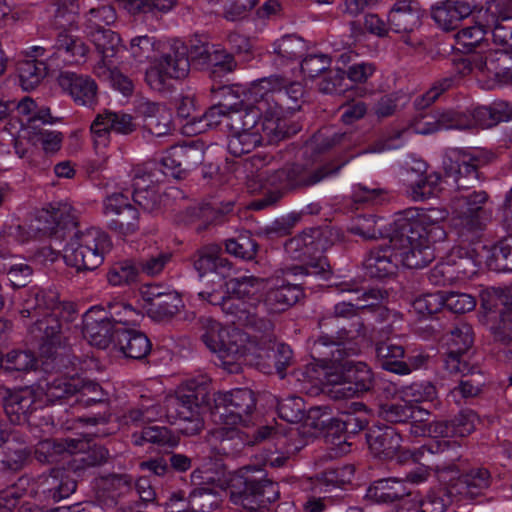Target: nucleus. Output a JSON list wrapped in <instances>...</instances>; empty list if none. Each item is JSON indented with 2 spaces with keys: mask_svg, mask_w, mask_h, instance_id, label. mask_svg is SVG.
Returning <instances> with one entry per match:
<instances>
[{
  "mask_svg": "<svg viewBox=\"0 0 512 512\" xmlns=\"http://www.w3.org/2000/svg\"><path fill=\"white\" fill-rule=\"evenodd\" d=\"M332 271L326 257L307 262L306 264L294 265L285 270L287 277H295L296 282L287 283L271 288L265 295L262 303V313L267 310L279 313L287 310L304 297V289L312 284V280H327Z\"/></svg>",
  "mask_w": 512,
  "mask_h": 512,
  "instance_id": "1",
  "label": "nucleus"
},
{
  "mask_svg": "<svg viewBox=\"0 0 512 512\" xmlns=\"http://www.w3.org/2000/svg\"><path fill=\"white\" fill-rule=\"evenodd\" d=\"M260 286L261 280L254 276L231 278L225 282L229 299L224 303V314L228 321L252 329L258 322L268 320L260 316L263 303Z\"/></svg>",
  "mask_w": 512,
  "mask_h": 512,
  "instance_id": "2",
  "label": "nucleus"
},
{
  "mask_svg": "<svg viewBox=\"0 0 512 512\" xmlns=\"http://www.w3.org/2000/svg\"><path fill=\"white\" fill-rule=\"evenodd\" d=\"M230 488L232 500L242 506L240 512H265L264 508L280 496L278 484L254 466L240 468L231 479Z\"/></svg>",
  "mask_w": 512,
  "mask_h": 512,
  "instance_id": "3",
  "label": "nucleus"
},
{
  "mask_svg": "<svg viewBox=\"0 0 512 512\" xmlns=\"http://www.w3.org/2000/svg\"><path fill=\"white\" fill-rule=\"evenodd\" d=\"M455 191L450 200L452 226L463 242L473 243L491 219L484 205L489 196L485 191Z\"/></svg>",
  "mask_w": 512,
  "mask_h": 512,
  "instance_id": "4",
  "label": "nucleus"
},
{
  "mask_svg": "<svg viewBox=\"0 0 512 512\" xmlns=\"http://www.w3.org/2000/svg\"><path fill=\"white\" fill-rule=\"evenodd\" d=\"M66 240L63 258L67 265L75 267L77 271L97 269L112 247L108 234L95 227L83 231L76 227Z\"/></svg>",
  "mask_w": 512,
  "mask_h": 512,
  "instance_id": "5",
  "label": "nucleus"
},
{
  "mask_svg": "<svg viewBox=\"0 0 512 512\" xmlns=\"http://www.w3.org/2000/svg\"><path fill=\"white\" fill-rule=\"evenodd\" d=\"M249 350L253 354L252 364L260 371L266 374L276 372L281 378L285 377L293 352L288 345L276 343L274 324L270 320L260 321L252 328Z\"/></svg>",
  "mask_w": 512,
  "mask_h": 512,
  "instance_id": "6",
  "label": "nucleus"
},
{
  "mask_svg": "<svg viewBox=\"0 0 512 512\" xmlns=\"http://www.w3.org/2000/svg\"><path fill=\"white\" fill-rule=\"evenodd\" d=\"M252 102L240 107L229 106L226 114V128L230 133L261 130V122L273 121L277 126H288L286 119L279 118V107L271 94L263 97L255 83L250 89Z\"/></svg>",
  "mask_w": 512,
  "mask_h": 512,
  "instance_id": "7",
  "label": "nucleus"
},
{
  "mask_svg": "<svg viewBox=\"0 0 512 512\" xmlns=\"http://www.w3.org/2000/svg\"><path fill=\"white\" fill-rule=\"evenodd\" d=\"M365 335L366 328L360 319L352 323L350 329L342 327L332 333H329V329H321L320 335L310 340L311 357L323 366L343 361L358 354L359 346L355 340Z\"/></svg>",
  "mask_w": 512,
  "mask_h": 512,
  "instance_id": "8",
  "label": "nucleus"
},
{
  "mask_svg": "<svg viewBox=\"0 0 512 512\" xmlns=\"http://www.w3.org/2000/svg\"><path fill=\"white\" fill-rule=\"evenodd\" d=\"M492 107L481 106L473 111L460 112L446 110L434 115H425L417 122V131L429 134L441 129H472L477 126L491 127L501 121L500 116H494Z\"/></svg>",
  "mask_w": 512,
  "mask_h": 512,
  "instance_id": "9",
  "label": "nucleus"
},
{
  "mask_svg": "<svg viewBox=\"0 0 512 512\" xmlns=\"http://www.w3.org/2000/svg\"><path fill=\"white\" fill-rule=\"evenodd\" d=\"M446 218V212L439 208L417 209L410 208L398 214L394 226L401 230V241H408L407 237H421L428 242H441L446 238V232L441 222Z\"/></svg>",
  "mask_w": 512,
  "mask_h": 512,
  "instance_id": "10",
  "label": "nucleus"
},
{
  "mask_svg": "<svg viewBox=\"0 0 512 512\" xmlns=\"http://www.w3.org/2000/svg\"><path fill=\"white\" fill-rule=\"evenodd\" d=\"M351 408L353 411L343 412L340 417H330L327 406L312 407L308 411V418L318 421L315 426L325 429L327 438L331 437L332 441L338 440L339 443L346 442V437L341 440L342 435L357 434L369 423L366 406L363 403L354 402Z\"/></svg>",
  "mask_w": 512,
  "mask_h": 512,
  "instance_id": "11",
  "label": "nucleus"
},
{
  "mask_svg": "<svg viewBox=\"0 0 512 512\" xmlns=\"http://www.w3.org/2000/svg\"><path fill=\"white\" fill-rule=\"evenodd\" d=\"M211 393L209 383L192 379L181 385L175 395L165 398V416L171 423L193 417L201 407L210 409Z\"/></svg>",
  "mask_w": 512,
  "mask_h": 512,
  "instance_id": "12",
  "label": "nucleus"
},
{
  "mask_svg": "<svg viewBox=\"0 0 512 512\" xmlns=\"http://www.w3.org/2000/svg\"><path fill=\"white\" fill-rule=\"evenodd\" d=\"M255 408V394L247 388L211 394L210 411L225 425H247Z\"/></svg>",
  "mask_w": 512,
  "mask_h": 512,
  "instance_id": "13",
  "label": "nucleus"
},
{
  "mask_svg": "<svg viewBox=\"0 0 512 512\" xmlns=\"http://www.w3.org/2000/svg\"><path fill=\"white\" fill-rule=\"evenodd\" d=\"M77 311L73 303H65L60 310L47 313L38 318L29 328L32 337L42 343V349L52 355V348L60 346L65 334L71 328L72 323L77 319Z\"/></svg>",
  "mask_w": 512,
  "mask_h": 512,
  "instance_id": "14",
  "label": "nucleus"
},
{
  "mask_svg": "<svg viewBox=\"0 0 512 512\" xmlns=\"http://www.w3.org/2000/svg\"><path fill=\"white\" fill-rule=\"evenodd\" d=\"M135 496L133 477L127 473H110L97 479L96 498L107 507H117V512H140L138 501L132 505L130 498Z\"/></svg>",
  "mask_w": 512,
  "mask_h": 512,
  "instance_id": "15",
  "label": "nucleus"
},
{
  "mask_svg": "<svg viewBox=\"0 0 512 512\" xmlns=\"http://www.w3.org/2000/svg\"><path fill=\"white\" fill-rule=\"evenodd\" d=\"M162 169L156 161H149L133 170V193L135 204L146 212H156L161 208L162 197L155 184L163 181Z\"/></svg>",
  "mask_w": 512,
  "mask_h": 512,
  "instance_id": "16",
  "label": "nucleus"
},
{
  "mask_svg": "<svg viewBox=\"0 0 512 512\" xmlns=\"http://www.w3.org/2000/svg\"><path fill=\"white\" fill-rule=\"evenodd\" d=\"M260 126L261 130L230 133L227 145L229 153L241 157L260 145L276 144L293 133L288 126H277L270 120L261 122Z\"/></svg>",
  "mask_w": 512,
  "mask_h": 512,
  "instance_id": "17",
  "label": "nucleus"
},
{
  "mask_svg": "<svg viewBox=\"0 0 512 512\" xmlns=\"http://www.w3.org/2000/svg\"><path fill=\"white\" fill-rule=\"evenodd\" d=\"M340 166L331 164L311 166L304 164L286 165L275 171L271 183L279 185L284 190L305 189L316 185L326 177L337 173Z\"/></svg>",
  "mask_w": 512,
  "mask_h": 512,
  "instance_id": "18",
  "label": "nucleus"
},
{
  "mask_svg": "<svg viewBox=\"0 0 512 512\" xmlns=\"http://www.w3.org/2000/svg\"><path fill=\"white\" fill-rule=\"evenodd\" d=\"M445 342L444 369L450 374L470 369L467 354L474 342L472 327L464 322L458 323L445 334Z\"/></svg>",
  "mask_w": 512,
  "mask_h": 512,
  "instance_id": "19",
  "label": "nucleus"
},
{
  "mask_svg": "<svg viewBox=\"0 0 512 512\" xmlns=\"http://www.w3.org/2000/svg\"><path fill=\"white\" fill-rule=\"evenodd\" d=\"M103 212L110 219L108 228L118 235L125 237L139 230V212L124 194L107 196L103 201Z\"/></svg>",
  "mask_w": 512,
  "mask_h": 512,
  "instance_id": "20",
  "label": "nucleus"
},
{
  "mask_svg": "<svg viewBox=\"0 0 512 512\" xmlns=\"http://www.w3.org/2000/svg\"><path fill=\"white\" fill-rule=\"evenodd\" d=\"M204 160L202 144L191 142L171 147L159 164L163 177L171 175L176 179H184L188 172L199 166Z\"/></svg>",
  "mask_w": 512,
  "mask_h": 512,
  "instance_id": "21",
  "label": "nucleus"
},
{
  "mask_svg": "<svg viewBox=\"0 0 512 512\" xmlns=\"http://www.w3.org/2000/svg\"><path fill=\"white\" fill-rule=\"evenodd\" d=\"M389 242L392 243L394 249L398 253L399 262L405 267L410 269H421L431 263L434 258V250L431 244L434 242H428L424 238L410 239L408 241L402 240L401 230L397 227H393L391 234H389ZM415 238V236H413ZM418 238V237H416Z\"/></svg>",
  "mask_w": 512,
  "mask_h": 512,
  "instance_id": "22",
  "label": "nucleus"
},
{
  "mask_svg": "<svg viewBox=\"0 0 512 512\" xmlns=\"http://www.w3.org/2000/svg\"><path fill=\"white\" fill-rule=\"evenodd\" d=\"M120 329L111 323L104 308L94 306L83 315V335L88 342L100 349H106L114 342L116 343V330Z\"/></svg>",
  "mask_w": 512,
  "mask_h": 512,
  "instance_id": "23",
  "label": "nucleus"
},
{
  "mask_svg": "<svg viewBox=\"0 0 512 512\" xmlns=\"http://www.w3.org/2000/svg\"><path fill=\"white\" fill-rule=\"evenodd\" d=\"M483 160L465 151H458L445 168L446 176L452 178L456 185V191H467L482 178L479 171Z\"/></svg>",
  "mask_w": 512,
  "mask_h": 512,
  "instance_id": "24",
  "label": "nucleus"
},
{
  "mask_svg": "<svg viewBox=\"0 0 512 512\" xmlns=\"http://www.w3.org/2000/svg\"><path fill=\"white\" fill-rule=\"evenodd\" d=\"M391 32L402 34V41L411 47H416L419 41L410 34L420 24V9L411 0H400L391 8L388 15Z\"/></svg>",
  "mask_w": 512,
  "mask_h": 512,
  "instance_id": "25",
  "label": "nucleus"
},
{
  "mask_svg": "<svg viewBox=\"0 0 512 512\" xmlns=\"http://www.w3.org/2000/svg\"><path fill=\"white\" fill-rule=\"evenodd\" d=\"M223 335L224 345L218 354L225 369L232 373L238 372L242 358L252 364L253 354L249 350L252 333L247 335L238 328H228Z\"/></svg>",
  "mask_w": 512,
  "mask_h": 512,
  "instance_id": "26",
  "label": "nucleus"
},
{
  "mask_svg": "<svg viewBox=\"0 0 512 512\" xmlns=\"http://www.w3.org/2000/svg\"><path fill=\"white\" fill-rule=\"evenodd\" d=\"M223 335L224 345L218 354L225 369L232 373L238 372L242 358L252 364L253 354L249 350L252 333L247 335L238 328H228Z\"/></svg>",
  "mask_w": 512,
  "mask_h": 512,
  "instance_id": "27",
  "label": "nucleus"
},
{
  "mask_svg": "<svg viewBox=\"0 0 512 512\" xmlns=\"http://www.w3.org/2000/svg\"><path fill=\"white\" fill-rule=\"evenodd\" d=\"M77 227L75 217L70 213V207L53 208L43 211L36 219L34 230L56 241H64Z\"/></svg>",
  "mask_w": 512,
  "mask_h": 512,
  "instance_id": "28",
  "label": "nucleus"
},
{
  "mask_svg": "<svg viewBox=\"0 0 512 512\" xmlns=\"http://www.w3.org/2000/svg\"><path fill=\"white\" fill-rule=\"evenodd\" d=\"M256 86L263 94V97L267 95L272 96V99L276 102L279 107L280 113L279 118H284L285 106L286 109H294L290 105L289 101H297L303 94V89L298 82H289L286 78L278 75L262 78L255 82Z\"/></svg>",
  "mask_w": 512,
  "mask_h": 512,
  "instance_id": "29",
  "label": "nucleus"
},
{
  "mask_svg": "<svg viewBox=\"0 0 512 512\" xmlns=\"http://www.w3.org/2000/svg\"><path fill=\"white\" fill-rule=\"evenodd\" d=\"M458 446L450 441H433L418 448L413 453L415 461L427 459V456H434L433 464L436 473H457L459 467L456 462L461 455L458 452Z\"/></svg>",
  "mask_w": 512,
  "mask_h": 512,
  "instance_id": "30",
  "label": "nucleus"
},
{
  "mask_svg": "<svg viewBox=\"0 0 512 512\" xmlns=\"http://www.w3.org/2000/svg\"><path fill=\"white\" fill-rule=\"evenodd\" d=\"M81 383L82 377L67 371L48 375L40 384V388L47 402L64 404L73 397L78 398Z\"/></svg>",
  "mask_w": 512,
  "mask_h": 512,
  "instance_id": "31",
  "label": "nucleus"
},
{
  "mask_svg": "<svg viewBox=\"0 0 512 512\" xmlns=\"http://www.w3.org/2000/svg\"><path fill=\"white\" fill-rule=\"evenodd\" d=\"M137 128L130 114L105 110L96 116L91 124V132L95 136V144L105 146L111 132L129 135Z\"/></svg>",
  "mask_w": 512,
  "mask_h": 512,
  "instance_id": "32",
  "label": "nucleus"
},
{
  "mask_svg": "<svg viewBox=\"0 0 512 512\" xmlns=\"http://www.w3.org/2000/svg\"><path fill=\"white\" fill-rule=\"evenodd\" d=\"M366 442L371 453L380 459H392L401 449L402 436L386 425H374L366 432Z\"/></svg>",
  "mask_w": 512,
  "mask_h": 512,
  "instance_id": "33",
  "label": "nucleus"
},
{
  "mask_svg": "<svg viewBox=\"0 0 512 512\" xmlns=\"http://www.w3.org/2000/svg\"><path fill=\"white\" fill-rule=\"evenodd\" d=\"M76 480L66 470L53 468L38 480V494L47 502H58L75 492Z\"/></svg>",
  "mask_w": 512,
  "mask_h": 512,
  "instance_id": "34",
  "label": "nucleus"
},
{
  "mask_svg": "<svg viewBox=\"0 0 512 512\" xmlns=\"http://www.w3.org/2000/svg\"><path fill=\"white\" fill-rule=\"evenodd\" d=\"M58 84L78 105L91 107L97 101V85L88 76L62 72L58 77Z\"/></svg>",
  "mask_w": 512,
  "mask_h": 512,
  "instance_id": "35",
  "label": "nucleus"
},
{
  "mask_svg": "<svg viewBox=\"0 0 512 512\" xmlns=\"http://www.w3.org/2000/svg\"><path fill=\"white\" fill-rule=\"evenodd\" d=\"M399 264L398 253L392 243L370 250L363 265L371 278H385L396 273Z\"/></svg>",
  "mask_w": 512,
  "mask_h": 512,
  "instance_id": "36",
  "label": "nucleus"
},
{
  "mask_svg": "<svg viewBox=\"0 0 512 512\" xmlns=\"http://www.w3.org/2000/svg\"><path fill=\"white\" fill-rule=\"evenodd\" d=\"M136 111L143 118V126L151 135L161 137L170 133L172 113L166 106L144 101L137 106Z\"/></svg>",
  "mask_w": 512,
  "mask_h": 512,
  "instance_id": "37",
  "label": "nucleus"
},
{
  "mask_svg": "<svg viewBox=\"0 0 512 512\" xmlns=\"http://www.w3.org/2000/svg\"><path fill=\"white\" fill-rule=\"evenodd\" d=\"M3 408L11 423L21 425L28 422L29 415L35 410L33 390L30 388L9 390L3 398Z\"/></svg>",
  "mask_w": 512,
  "mask_h": 512,
  "instance_id": "38",
  "label": "nucleus"
},
{
  "mask_svg": "<svg viewBox=\"0 0 512 512\" xmlns=\"http://www.w3.org/2000/svg\"><path fill=\"white\" fill-rule=\"evenodd\" d=\"M66 302H60L58 293L52 290L32 289L23 300L20 314L32 318L60 310Z\"/></svg>",
  "mask_w": 512,
  "mask_h": 512,
  "instance_id": "39",
  "label": "nucleus"
},
{
  "mask_svg": "<svg viewBox=\"0 0 512 512\" xmlns=\"http://www.w3.org/2000/svg\"><path fill=\"white\" fill-rule=\"evenodd\" d=\"M473 12V5L466 0H445L432 8V18L444 30H454Z\"/></svg>",
  "mask_w": 512,
  "mask_h": 512,
  "instance_id": "40",
  "label": "nucleus"
},
{
  "mask_svg": "<svg viewBox=\"0 0 512 512\" xmlns=\"http://www.w3.org/2000/svg\"><path fill=\"white\" fill-rule=\"evenodd\" d=\"M491 475L486 468L477 467L461 474L451 485L450 493L465 499H475L490 486Z\"/></svg>",
  "mask_w": 512,
  "mask_h": 512,
  "instance_id": "41",
  "label": "nucleus"
},
{
  "mask_svg": "<svg viewBox=\"0 0 512 512\" xmlns=\"http://www.w3.org/2000/svg\"><path fill=\"white\" fill-rule=\"evenodd\" d=\"M80 445H83V441L78 439H45L35 445L33 454L41 464H56L66 454L75 453Z\"/></svg>",
  "mask_w": 512,
  "mask_h": 512,
  "instance_id": "42",
  "label": "nucleus"
},
{
  "mask_svg": "<svg viewBox=\"0 0 512 512\" xmlns=\"http://www.w3.org/2000/svg\"><path fill=\"white\" fill-rule=\"evenodd\" d=\"M158 62L164 69V73L171 79H184L190 72L188 47L180 41H174L160 56Z\"/></svg>",
  "mask_w": 512,
  "mask_h": 512,
  "instance_id": "43",
  "label": "nucleus"
},
{
  "mask_svg": "<svg viewBox=\"0 0 512 512\" xmlns=\"http://www.w3.org/2000/svg\"><path fill=\"white\" fill-rule=\"evenodd\" d=\"M346 386L336 390L342 397H351L372 389L374 380L370 368L363 362L346 360Z\"/></svg>",
  "mask_w": 512,
  "mask_h": 512,
  "instance_id": "44",
  "label": "nucleus"
},
{
  "mask_svg": "<svg viewBox=\"0 0 512 512\" xmlns=\"http://www.w3.org/2000/svg\"><path fill=\"white\" fill-rule=\"evenodd\" d=\"M194 267L201 274L208 272L226 278L232 269V263L223 256L216 245L205 246L194 255Z\"/></svg>",
  "mask_w": 512,
  "mask_h": 512,
  "instance_id": "45",
  "label": "nucleus"
},
{
  "mask_svg": "<svg viewBox=\"0 0 512 512\" xmlns=\"http://www.w3.org/2000/svg\"><path fill=\"white\" fill-rule=\"evenodd\" d=\"M115 344L126 357L135 360L145 358L151 350V342L143 332L127 327L116 330Z\"/></svg>",
  "mask_w": 512,
  "mask_h": 512,
  "instance_id": "46",
  "label": "nucleus"
},
{
  "mask_svg": "<svg viewBox=\"0 0 512 512\" xmlns=\"http://www.w3.org/2000/svg\"><path fill=\"white\" fill-rule=\"evenodd\" d=\"M81 386L82 387H79L78 392V402L83 403L85 406L100 404L105 408V411L102 413H99L96 416L87 417L83 419V421L92 425L107 423L110 418V414L107 411V393L98 383L91 380H86L84 378H82Z\"/></svg>",
  "mask_w": 512,
  "mask_h": 512,
  "instance_id": "47",
  "label": "nucleus"
},
{
  "mask_svg": "<svg viewBox=\"0 0 512 512\" xmlns=\"http://www.w3.org/2000/svg\"><path fill=\"white\" fill-rule=\"evenodd\" d=\"M469 63L480 71L493 75L498 82H501L512 67V56L505 51L493 50L485 54L473 55Z\"/></svg>",
  "mask_w": 512,
  "mask_h": 512,
  "instance_id": "48",
  "label": "nucleus"
},
{
  "mask_svg": "<svg viewBox=\"0 0 512 512\" xmlns=\"http://www.w3.org/2000/svg\"><path fill=\"white\" fill-rule=\"evenodd\" d=\"M183 307L180 295L175 291H169L162 296L152 298L146 305L147 315L154 321L164 322L174 318Z\"/></svg>",
  "mask_w": 512,
  "mask_h": 512,
  "instance_id": "49",
  "label": "nucleus"
},
{
  "mask_svg": "<svg viewBox=\"0 0 512 512\" xmlns=\"http://www.w3.org/2000/svg\"><path fill=\"white\" fill-rule=\"evenodd\" d=\"M375 354L381 368L396 374L406 370L405 350L402 345L396 344L390 339L381 341L375 346Z\"/></svg>",
  "mask_w": 512,
  "mask_h": 512,
  "instance_id": "50",
  "label": "nucleus"
},
{
  "mask_svg": "<svg viewBox=\"0 0 512 512\" xmlns=\"http://www.w3.org/2000/svg\"><path fill=\"white\" fill-rule=\"evenodd\" d=\"M410 495L405 484L395 478L378 480L367 490V497L378 503H392Z\"/></svg>",
  "mask_w": 512,
  "mask_h": 512,
  "instance_id": "51",
  "label": "nucleus"
},
{
  "mask_svg": "<svg viewBox=\"0 0 512 512\" xmlns=\"http://www.w3.org/2000/svg\"><path fill=\"white\" fill-rule=\"evenodd\" d=\"M234 202L228 201L221 204L220 207H213L210 204H205L197 207H190L187 209V215L190 221L199 220L201 224L196 227L197 232L206 230L210 225L220 223L222 217L233 210Z\"/></svg>",
  "mask_w": 512,
  "mask_h": 512,
  "instance_id": "52",
  "label": "nucleus"
},
{
  "mask_svg": "<svg viewBox=\"0 0 512 512\" xmlns=\"http://www.w3.org/2000/svg\"><path fill=\"white\" fill-rule=\"evenodd\" d=\"M32 451L21 444L8 442L4 447L0 470L7 473L20 472L31 460Z\"/></svg>",
  "mask_w": 512,
  "mask_h": 512,
  "instance_id": "53",
  "label": "nucleus"
},
{
  "mask_svg": "<svg viewBox=\"0 0 512 512\" xmlns=\"http://www.w3.org/2000/svg\"><path fill=\"white\" fill-rule=\"evenodd\" d=\"M469 368H471V370L465 369L464 372L456 373L461 374L463 377L460 384L450 392V396L457 402L459 401L458 398L467 399L476 397L484 386L483 375L479 368L471 364H469Z\"/></svg>",
  "mask_w": 512,
  "mask_h": 512,
  "instance_id": "54",
  "label": "nucleus"
},
{
  "mask_svg": "<svg viewBox=\"0 0 512 512\" xmlns=\"http://www.w3.org/2000/svg\"><path fill=\"white\" fill-rule=\"evenodd\" d=\"M17 72L21 87L29 91L37 87L44 79L47 74V66L43 61L24 59L18 61Z\"/></svg>",
  "mask_w": 512,
  "mask_h": 512,
  "instance_id": "55",
  "label": "nucleus"
},
{
  "mask_svg": "<svg viewBox=\"0 0 512 512\" xmlns=\"http://www.w3.org/2000/svg\"><path fill=\"white\" fill-rule=\"evenodd\" d=\"M171 257L170 252L149 248L140 255L136 262L138 272L150 277L157 276L170 262Z\"/></svg>",
  "mask_w": 512,
  "mask_h": 512,
  "instance_id": "56",
  "label": "nucleus"
},
{
  "mask_svg": "<svg viewBox=\"0 0 512 512\" xmlns=\"http://www.w3.org/2000/svg\"><path fill=\"white\" fill-rule=\"evenodd\" d=\"M73 31L74 30L58 31L54 48L58 52L64 53L65 56L75 61H80L85 58L89 48L77 35L73 34Z\"/></svg>",
  "mask_w": 512,
  "mask_h": 512,
  "instance_id": "57",
  "label": "nucleus"
},
{
  "mask_svg": "<svg viewBox=\"0 0 512 512\" xmlns=\"http://www.w3.org/2000/svg\"><path fill=\"white\" fill-rule=\"evenodd\" d=\"M133 442L136 446H142L145 442L158 446L175 447L178 445V439L166 427L148 426L142 431L132 435Z\"/></svg>",
  "mask_w": 512,
  "mask_h": 512,
  "instance_id": "58",
  "label": "nucleus"
},
{
  "mask_svg": "<svg viewBox=\"0 0 512 512\" xmlns=\"http://www.w3.org/2000/svg\"><path fill=\"white\" fill-rule=\"evenodd\" d=\"M38 360L31 351L12 350L0 355V368L8 372H28L37 368Z\"/></svg>",
  "mask_w": 512,
  "mask_h": 512,
  "instance_id": "59",
  "label": "nucleus"
},
{
  "mask_svg": "<svg viewBox=\"0 0 512 512\" xmlns=\"http://www.w3.org/2000/svg\"><path fill=\"white\" fill-rule=\"evenodd\" d=\"M83 445L79 446V449L76 450V456L74 457L70 467L74 471L101 466L107 463L109 459L108 450L101 445H93L89 447L86 451H80L83 448Z\"/></svg>",
  "mask_w": 512,
  "mask_h": 512,
  "instance_id": "60",
  "label": "nucleus"
},
{
  "mask_svg": "<svg viewBox=\"0 0 512 512\" xmlns=\"http://www.w3.org/2000/svg\"><path fill=\"white\" fill-rule=\"evenodd\" d=\"M224 244L227 253L243 260L254 259L258 251L257 242L247 231L240 233L235 238L225 240Z\"/></svg>",
  "mask_w": 512,
  "mask_h": 512,
  "instance_id": "61",
  "label": "nucleus"
},
{
  "mask_svg": "<svg viewBox=\"0 0 512 512\" xmlns=\"http://www.w3.org/2000/svg\"><path fill=\"white\" fill-rule=\"evenodd\" d=\"M202 334L201 339L208 349L212 352L219 353L224 345V333L228 328L223 327L218 321L212 318H202L200 320Z\"/></svg>",
  "mask_w": 512,
  "mask_h": 512,
  "instance_id": "62",
  "label": "nucleus"
},
{
  "mask_svg": "<svg viewBox=\"0 0 512 512\" xmlns=\"http://www.w3.org/2000/svg\"><path fill=\"white\" fill-rule=\"evenodd\" d=\"M411 401L404 399L395 402L383 403L379 406V416L386 422L392 424H408L410 413Z\"/></svg>",
  "mask_w": 512,
  "mask_h": 512,
  "instance_id": "63",
  "label": "nucleus"
},
{
  "mask_svg": "<svg viewBox=\"0 0 512 512\" xmlns=\"http://www.w3.org/2000/svg\"><path fill=\"white\" fill-rule=\"evenodd\" d=\"M489 265L498 271H512V235L501 239L492 248Z\"/></svg>",
  "mask_w": 512,
  "mask_h": 512,
  "instance_id": "64",
  "label": "nucleus"
}]
</instances>
